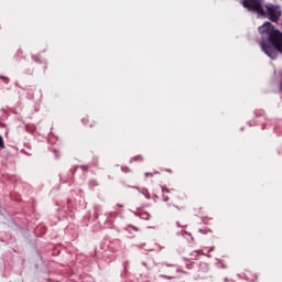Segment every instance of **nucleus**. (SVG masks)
Masks as SVG:
<instances>
[{
  "label": "nucleus",
  "instance_id": "obj_1",
  "mask_svg": "<svg viewBox=\"0 0 282 282\" xmlns=\"http://www.w3.org/2000/svg\"><path fill=\"white\" fill-rule=\"evenodd\" d=\"M259 33L264 39H269L267 43L261 44L262 51L267 56L274 58L278 52L282 53V33L272 23L265 22L259 26Z\"/></svg>",
  "mask_w": 282,
  "mask_h": 282
},
{
  "label": "nucleus",
  "instance_id": "obj_3",
  "mask_svg": "<svg viewBox=\"0 0 282 282\" xmlns=\"http://www.w3.org/2000/svg\"><path fill=\"white\" fill-rule=\"evenodd\" d=\"M0 149H6V143L3 141V137L0 135Z\"/></svg>",
  "mask_w": 282,
  "mask_h": 282
},
{
  "label": "nucleus",
  "instance_id": "obj_2",
  "mask_svg": "<svg viewBox=\"0 0 282 282\" xmlns=\"http://www.w3.org/2000/svg\"><path fill=\"white\" fill-rule=\"evenodd\" d=\"M243 7L248 8V10H253L260 17H267L273 23H276L281 19V7L272 3L263 6V0H243Z\"/></svg>",
  "mask_w": 282,
  "mask_h": 282
}]
</instances>
